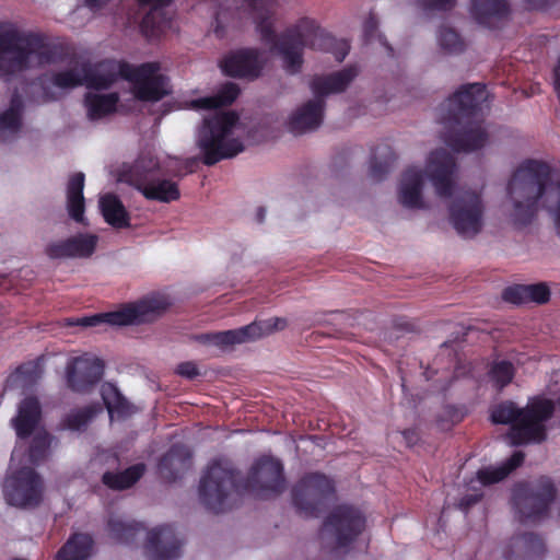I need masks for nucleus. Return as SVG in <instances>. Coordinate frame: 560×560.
I'll list each match as a JSON object with an SVG mask.
<instances>
[{"instance_id":"f257e3e1","label":"nucleus","mask_w":560,"mask_h":560,"mask_svg":"<svg viewBox=\"0 0 560 560\" xmlns=\"http://www.w3.org/2000/svg\"><path fill=\"white\" fill-rule=\"evenodd\" d=\"M120 78L131 83L135 96L141 101H159L168 93V80L160 72L158 62L135 67L106 60L92 66L75 60L45 83L44 101L57 100L61 91L85 85L90 89L83 101L86 119L102 121L116 113L119 95L100 91L110 88Z\"/></svg>"},{"instance_id":"f03ea898","label":"nucleus","mask_w":560,"mask_h":560,"mask_svg":"<svg viewBox=\"0 0 560 560\" xmlns=\"http://www.w3.org/2000/svg\"><path fill=\"white\" fill-rule=\"evenodd\" d=\"M238 92L236 84L226 83L217 94L191 100L186 104L187 108L207 112L195 135L199 159L206 165L236 156L245 150L250 139V129L234 110L219 109L232 104Z\"/></svg>"},{"instance_id":"7ed1b4c3","label":"nucleus","mask_w":560,"mask_h":560,"mask_svg":"<svg viewBox=\"0 0 560 560\" xmlns=\"http://www.w3.org/2000/svg\"><path fill=\"white\" fill-rule=\"evenodd\" d=\"M254 11L256 28L271 50L280 56L284 70L289 73L300 71L303 63V49L330 51L337 61H342L349 52V44L336 39L326 33L314 19L304 16L290 26L276 42L273 13L281 0H248Z\"/></svg>"},{"instance_id":"20e7f679","label":"nucleus","mask_w":560,"mask_h":560,"mask_svg":"<svg viewBox=\"0 0 560 560\" xmlns=\"http://www.w3.org/2000/svg\"><path fill=\"white\" fill-rule=\"evenodd\" d=\"M488 93L480 83L463 85L442 105L443 119L455 135H447L445 143L457 152L478 150L488 142V133L480 117Z\"/></svg>"},{"instance_id":"39448f33","label":"nucleus","mask_w":560,"mask_h":560,"mask_svg":"<svg viewBox=\"0 0 560 560\" xmlns=\"http://www.w3.org/2000/svg\"><path fill=\"white\" fill-rule=\"evenodd\" d=\"M455 174L454 158L444 149L434 150L427 159L424 171L412 166L402 173L397 187V200L407 209H427L429 202L424 192L425 179L431 182L439 197L446 198L451 197L454 189Z\"/></svg>"},{"instance_id":"423d86ee","label":"nucleus","mask_w":560,"mask_h":560,"mask_svg":"<svg viewBox=\"0 0 560 560\" xmlns=\"http://www.w3.org/2000/svg\"><path fill=\"white\" fill-rule=\"evenodd\" d=\"M195 160L178 158L161 160L148 152L140 155L131 165H125L118 173V182L128 184L149 200L171 202L180 196L177 184L161 175H180L184 168L192 165Z\"/></svg>"},{"instance_id":"0eeeda50","label":"nucleus","mask_w":560,"mask_h":560,"mask_svg":"<svg viewBox=\"0 0 560 560\" xmlns=\"http://www.w3.org/2000/svg\"><path fill=\"white\" fill-rule=\"evenodd\" d=\"M556 406L545 395H536L521 408L513 401H505L491 411L494 423L511 424L510 443L521 445L542 442L547 436V422L552 418Z\"/></svg>"},{"instance_id":"6e6552de","label":"nucleus","mask_w":560,"mask_h":560,"mask_svg":"<svg viewBox=\"0 0 560 560\" xmlns=\"http://www.w3.org/2000/svg\"><path fill=\"white\" fill-rule=\"evenodd\" d=\"M52 49L45 39L11 21H0V73L13 75L45 66Z\"/></svg>"},{"instance_id":"1a4fd4ad","label":"nucleus","mask_w":560,"mask_h":560,"mask_svg":"<svg viewBox=\"0 0 560 560\" xmlns=\"http://www.w3.org/2000/svg\"><path fill=\"white\" fill-rule=\"evenodd\" d=\"M547 167L537 161L520 166L509 183V215L515 224L524 225L537 212V201L545 191Z\"/></svg>"},{"instance_id":"9d476101","label":"nucleus","mask_w":560,"mask_h":560,"mask_svg":"<svg viewBox=\"0 0 560 560\" xmlns=\"http://www.w3.org/2000/svg\"><path fill=\"white\" fill-rule=\"evenodd\" d=\"M28 454L18 446L11 455V464L3 482V495L8 504L16 508H34L43 499V480L31 466Z\"/></svg>"},{"instance_id":"9b49d317","label":"nucleus","mask_w":560,"mask_h":560,"mask_svg":"<svg viewBox=\"0 0 560 560\" xmlns=\"http://www.w3.org/2000/svg\"><path fill=\"white\" fill-rule=\"evenodd\" d=\"M170 306L164 295H150L137 303L128 304L121 308L93 316L66 319L67 326L94 327L100 324L127 326L149 323L160 317Z\"/></svg>"},{"instance_id":"f8f14e48","label":"nucleus","mask_w":560,"mask_h":560,"mask_svg":"<svg viewBox=\"0 0 560 560\" xmlns=\"http://www.w3.org/2000/svg\"><path fill=\"white\" fill-rule=\"evenodd\" d=\"M11 425L19 439L33 436L28 451V460L32 464L46 457L51 438L42 425V409L35 397L27 396L21 400L16 416L11 419Z\"/></svg>"},{"instance_id":"ddd939ff","label":"nucleus","mask_w":560,"mask_h":560,"mask_svg":"<svg viewBox=\"0 0 560 560\" xmlns=\"http://www.w3.org/2000/svg\"><path fill=\"white\" fill-rule=\"evenodd\" d=\"M448 205V220L463 237L470 238L481 232L485 224L486 205L480 189L462 188Z\"/></svg>"},{"instance_id":"4468645a","label":"nucleus","mask_w":560,"mask_h":560,"mask_svg":"<svg viewBox=\"0 0 560 560\" xmlns=\"http://www.w3.org/2000/svg\"><path fill=\"white\" fill-rule=\"evenodd\" d=\"M236 493L235 475L228 463H212L203 474L199 485L200 501L213 512H222L232 506Z\"/></svg>"},{"instance_id":"2eb2a0df","label":"nucleus","mask_w":560,"mask_h":560,"mask_svg":"<svg viewBox=\"0 0 560 560\" xmlns=\"http://www.w3.org/2000/svg\"><path fill=\"white\" fill-rule=\"evenodd\" d=\"M246 487L260 498L281 493L285 488L282 463L271 456H261L252 466Z\"/></svg>"},{"instance_id":"dca6fc26","label":"nucleus","mask_w":560,"mask_h":560,"mask_svg":"<svg viewBox=\"0 0 560 560\" xmlns=\"http://www.w3.org/2000/svg\"><path fill=\"white\" fill-rule=\"evenodd\" d=\"M365 518L352 506H338L326 520L323 534L343 547L354 540L364 529Z\"/></svg>"},{"instance_id":"f3484780","label":"nucleus","mask_w":560,"mask_h":560,"mask_svg":"<svg viewBox=\"0 0 560 560\" xmlns=\"http://www.w3.org/2000/svg\"><path fill=\"white\" fill-rule=\"evenodd\" d=\"M555 499V488L550 481H545L537 490L526 486L517 487L514 491V505L522 522H534L541 517Z\"/></svg>"},{"instance_id":"a211bd4d","label":"nucleus","mask_w":560,"mask_h":560,"mask_svg":"<svg viewBox=\"0 0 560 560\" xmlns=\"http://www.w3.org/2000/svg\"><path fill=\"white\" fill-rule=\"evenodd\" d=\"M334 491L331 481L318 474L304 477L293 489L295 506L305 515H316L318 506Z\"/></svg>"},{"instance_id":"6ab92c4d","label":"nucleus","mask_w":560,"mask_h":560,"mask_svg":"<svg viewBox=\"0 0 560 560\" xmlns=\"http://www.w3.org/2000/svg\"><path fill=\"white\" fill-rule=\"evenodd\" d=\"M103 370L102 361L94 354L71 358L66 366L68 386L78 393L88 392L100 382Z\"/></svg>"},{"instance_id":"aec40b11","label":"nucleus","mask_w":560,"mask_h":560,"mask_svg":"<svg viewBox=\"0 0 560 560\" xmlns=\"http://www.w3.org/2000/svg\"><path fill=\"white\" fill-rule=\"evenodd\" d=\"M97 243V235L79 233L63 240L50 242L45 248V254L50 259H85L94 254Z\"/></svg>"},{"instance_id":"412c9836","label":"nucleus","mask_w":560,"mask_h":560,"mask_svg":"<svg viewBox=\"0 0 560 560\" xmlns=\"http://www.w3.org/2000/svg\"><path fill=\"white\" fill-rule=\"evenodd\" d=\"M266 60L265 54L257 49H240L225 57L221 67L228 75L254 79L260 74Z\"/></svg>"},{"instance_id":"4be33fe9","label":"nucleus","mask_w":560,"mask_h":560,"mask_svg":"<svg viewBox=\"0 0 560 560\" xmlns=\"http://www.w3.org/2000/svg\"><path fill=\"white\" fill-rule=\"evenodd\" d=\"M147 538L145 555L149 560H176L180 556V540L171 527L154 528Z\"/></svg>"},{"instance_id":"5701e85b","label":"nucleus","mask_w":560,"mask_h":560,"mask_svg":"<svg viewBox=\"0 0 560 560\" xmlns=\"http://www.w3.org/2000/svg\"><path fill=\"white\" fill-rule=\"evenodd\" d=\"M324 101L315 95L300 107H298L290 116L288 127L293 133L300 135L318 128L323 121Z\"/></svg>"},{"instance_id":"b1692460","label":"nucleus","mask_w":560,"mask_h":560,"mask_svg":"<svg viewBox=\"0 0 560 560\" xmlns=\"http://www.w3.org/2000/svg\"><path fill=\"white\" fill-rule=\"evenodd\" d=\"M141 4L151 9L142 20V31L149 37H156L163 34L171 24V18L165 8L172 0H138Z\"/></svg>"},{"instance_id":"393cba45","label":"nucleus","mask_w":560,"mask_h":560,"mask_svg":"<svg viewBox=\"0 0 560 560\" xmlns=\"http://www.w3.org/2000/svg\"><path fill=\"white\" fill-rule=\"evenodd\" d=\"M355 75L354 68H346L329 75L316 77L311 83V89L314 95L322 98L325 95L345 91Z\"/></svg>"},{"instance_id":"a878e982","label":"nucleus","mask_w":560,"mask_h":560,"mask_svg":"<svg viewBox=\"0 0 560 560\" xmlns=\"http://www.w3.org/2000/svg\"><path fill=\"white\" fill-rule=\"evenodd\" d=\"M509 13L505 0H474L471 14L478 23L488 27H495L498 22Z\"/></svg>"},{"instance_id":"bb28decb","label":"nucleus","mask_w":560,"mask_h":560,"mask_svg":"<svg viewBox=\"0 0 560 560\" xmlns=\"http://www.w3.org/2000/svg\"><path fill=\"white\" fill-rule=\"evenodd\" d=\"M84 174H73L67 184L66 206L69 217L78 223H84Z\"/></svg>"},{"instance_id":"cd10ccee","label":"nucleus","mask_w":560,"mask_h":560,"mask_svg":"<svg viewBox=\"0 0 560 560\" xmlns=\"http://www.w3.org/2000/svg\"><path fill=\"white\" fill-rule=\"evenodd\" d=\"M249 331H255L254 327L244 326L237 329L206 334L198 337L202 343L212 345L220 349L230 346L253 341Z\"/></svg>"},{"instance_id":"c85d7f7f","label":"nucleus","mask_w":560,"mask_h":560,"mask_svg":"<svg viewBox=\"0 0 560 560\" xmlns=\"http://www.w3.org/2000/svg\"><path fill=\"white\" fill-rule=\"evenodd\" d=\"M93 540L86 534L71 536L58 551L56 560H88L92 555Z\"/></svg>"},{"instance_id":"c756f323","label":"nucleus","mask_w":560,"mask_h":560,"mask_svg":"<svg viewBox=\"0 0 560 560\" xmlns=\"http://www.w3.org/2000/svg\"><path fill=\"white\" fill-rule=\"evenodd\" d=\"M100 207L105 221L115 228H126L129 225L128 213L121 201L112 194H106L100 198Z\"/></svg>"},{"instance_id":"7c9ffc66","label":"nucleus","mask_w":560,"mask_h":560,"mask_svg":"<svg viewBox=\"0 0 560 560\" xmlns=\"http://www.w3.org/2000/svg\"><path fill=\"white\" fill-rule=\"evenodd\" d=\"M524 460L522 452H515L506 463L495 466L486 467L477 472V481L481 486L491 485L505 478L513 469L518 467Z\"/></svg>"},{"instance_id":"2f4dec72","label":"nucleus","mask_w":560,"mask_h":560,"mask_svg":"<svg viewBox=\"0 0 560 560\" xmlns=\"http://www.w3.org/2000/svg\"><path fill=\"white\" fill-rule=\"evenodd\" d=\"M22 102L13 96L8 110L0 115V141H9L21 129Z\"/></svg>"},{"instance_id":"473e14b6","label":"nucleus","mask_w":560,"mask_h":560,"mask_svg":"<svg viewBox=\"0 0 560 560\" xmlns=\"http://www.w3.org/2000/svg\"><path fill=\"white\" fill-rule=\"evenodd\" d=\"M144 466L139 464L118 474L106 472L103 476V481L112 489L122 490L131 487L142 476Z\"/></svg>"},{"instance_id":"72a5a7b5","label":"nucleus","mask_w":560,"mask_h":560,"mask_svg":"<svg viewBox=\"0 0 560 560\" xmlns=\"http://www.w3.org/2000/svg\"><path fill=\"white\" fill-rule=\"evenodd\" d=\"M102 397L110 418L115 416L125 417L130 413L128 402L114 385L104 384L102 386Z\"/></svg>"},{"instance_id":"f704fd0d","label":"nucleus","mask_w":560,"mask_h":560,"mask_svg":"<svg viewBox=\"0 0 560 560\" xmlns=\"http://www.w3.org/2000/svg\"><path fill=\"white\" fill-rule=\"evenodd\" d=\"M140 530L139 524L126 523L118 517H113L108 522L110 537L121 544L131 542Z\"/></svg>"},{"instance_id":"c9c22d12","label":"nucleus","mask_w":560,"mask_h":560,"mask_svg":"<svg viewBox=\"0 0 560 560\" xmlns=\"http://www.w3.org/2000/svg\"><path fill=\"white\" fill-rule=\"evenodd\" d=\"M288 322L283 317H272L261 322H254L248 327H254L255 331H249L253 341L269 336L276 331L283 330Z\"/></svg>"},{"instance_id":"e433bc0d","label":"nucleus","mask_w":560,"mask_h":560,"mask_svg":"<svg viewBox=\"0 0 560 560\" xmlns=\"http://www.w3.org/2000/svg\"><path fill=\"white\" fill-rule=\"evenodd\" d=\"M514 376L513 365L508 361L494 362L489 372V378L493 385L501 389L506 386Z\"/></svg>"},{"instance_id":"4c0bfd02","label":"nucleus","mask_w":560,"mask_h":560,"mask_svg":"<svg viewBox=\"0 0 560 560\" xmlns=\"http://www.w3.org/2000/svg\"><path fill=\"white\" fill-rule=\"evenodd\" d=\"M438 43L441 49L447 54H458L464 50L465 44L459 35L452 28H442L438 34Z\"/></svg>"},{"instance_id":"58836bf2","label":"nucleus","mask_w":560,"mask_h":560,"mask_svg":"<svg viewBox=\"0 0 560 560\" xmlns=\"http://www.w3.org/2000/svg\"><path fill=\"white\" fill-rule=\"evenodd\" d=\"M101 409L95 406L86 407L82 410H77L70 413L66 419V427L73 431H80L86 427L89 421L100 411Z\"/></svg>"},{"instance_id":"ea45409f","label":"nucleus","mask_w":560,"mask_h":560,"mask_svg":"<svg viewBox=\"0 0 560 560\" xmlns=\"http://www.w3.org/2000/svg\"><path fill=\"white\" fill-rule=\"evenodd\" d=\"M521 292H525L526 302L545 303L549 300L550 291L544 283L524 285Z\"/></svg>"},{"instance_id":"a19ab883","label":"nucleus","mask_w":560,"mask_h":560,"mask_svg":"<svg viewBox=\"0 0 560 560\" xmlns=\"http://www.w3.org/2000/svg\"><path fill=\"white\" fill-rule=\"evenodd\" d=\"M550 196L552 200L548 205V210L552 217L557 233L560 235V179L551 186Z\"/></svg>"},{"instance_id":"79ce46f5","label":"nucleus","mask_w":560,"mask_h":560,"mask_svg":"<svg viewBox=\"0 0 560 560\" xmlns=\"http://www.w3.org/2000/svg\"><path fill=\"white\" fill-rule=\"evenodd\" d=\"M184 450L182 447H174L167 453L160 463L161 470L167 469L175 462H178L182 466L186 465V460L182 458Z\"/></svg>"},{"instance_id":"37998d69","label":"nucleus","mask_w":560,"mask_h":560,"mask_svg":"<svg viewBox=\"0 0 560 560\" xmlns=\"http://www.w3.org/2000/svg\"><path fill=\"white\" fill-rule=\"evenodd\" d=\"M521 289H524V285H516L505 289L503 292V299L514 304L526 302L525 292H521Z\"/></svg>"},{"instance_id":"c03bdc74","label":"nucleus","mask_w":560,"mask_h":560,"mask_svg":"<svg viewBox=\"0 0 560 560\" xmlns=\"http://www.w3.org/2000/svg\"><path fill=\"white\" fill-rule=\"evenodd\" d=\"M424 10H448L455 0H418Z\"/></svg>"},{"instance_id":"a18cd8bd","label":"nucleus","mask_w":560,"mask_h":560,"mask_svg":"<svg viewBox=\"0 0 560 560\" xmlns=\"http://www.w3.org/2000/svg\"><path fill=\"white\" fill-rule=\"evenodd\" d=\"M176 372L184 377L195 378L199 375V371L195 363L192 362H183L178 364Z\"/></svg>"},{"instance_id":"49530a36","label":"nucleus","mask_w":560,"mask_h":560,"mask_svg":"<svg viewBox=\"0 0 560 560\" xmlns=\"http://www.w3.org/2000/svg\"><path fill=\"white\" fill-rule=\"evenodd\" d=\"M480 497H481V493H479V492H476V493H474L471 495H467L466 498H464L459 502V508L460 509H467L469 505H471L472 503L477 502Z\"/></svg>"},{"instance_id":"de8ad7c7","label":"nucleus","mask_w":560,"mask_h":560,"mask_svg":"<svg viewBox=\"0 0 560 560\" xmlns=\"http://www.w3.org/2000/svg\"><path fill=\"white\" fill-rule=\"evenodd\" d=\"M88 7H90L92 10L101 9L103 5H105L109 0H85Z\"/></svg>"},{"instance_id":"09e8293b","label":"nucleus","mask_w":560,"mask_h":560,"mask_svg":"<svg viewBox=\"0 0 560 560\" xmlns=\"http://www.w3.org/2000/svg\"><path fill=\"white\" fill-rule=\"evenodd\" d=\"M528 540L534 545V546H537L538 548H540L542 546L540 539L534 535H529L528 536Z\"/></svg>"},{"instance_id":"8fccbe9b","label":"nucleus","mask_w":560,"mask_h":560,"mask_svg":"<svg viewBox=\"0 0 560 560\" xmlns=\"http://www.w3.org/2000/svg\"><path fill=\"white\" fill-rule=\"evenodd\" d=\"M532 7H540L545 0H526Z\"/></svg>"},{"instance_id":"3c124183","label":"nucleus","mask_w":560,"mask_h":560,"mask_svg":"<svg viewBox=\"0 0 560 560\" xmlns=\"http://www.w3.org/2000/svg\"><path fill=\"white\" fill-rule=\"evenodd\" d=\"M258 214H259V221H262V219H264V214H265V213H264V210H259V213H258Z\"/></svg>"},{"instance_id":"603ef678","label":"nucleus","mask_w":560,"mask_h":560,"mask_svg":"<svg viewBox=\"0 0 560 560\" xmlns=\"http://www.w3.org/2000/svg\"><path fill=\"white\" fill-rule=\"evenodd\" d=\"M215 33H217L219 36H221V35H222L218 27L215 28Z\"/></svg>"},{"instance_id":"864d4df0","label":"nucleus","mask_w":560,"mask_h":560,"mask_svg":"<svg viewBox=\"0 0 560 560\" xmlns=\"http://www.w3.org/2000/svg\"><path fill=\"white\" fill-rule=\"evenodd\" d=\"M372 175L374 176V178H377V175H375L374 171L372 172Z\"/></svg>"},{"instance_id":"5fc2aeb1","label":"nucleus","mask_w":560,"mask_h":560,"mask_svg":"<svg viewBox=\"0 0 560 560\" xmlns=\"http://www.w3.org/2000/svg\"><path fill=\"white\" fill-rule=\"evenodd\" d=\"M372 175L374 176V178H377V175H375L374 171L372 172Z\"/></svg>"}]
</instances>
